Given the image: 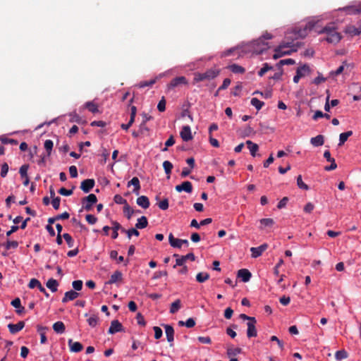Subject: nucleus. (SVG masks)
Masks as SVG:
<instances>
[{"instance_id":"obj_27","label":"nucleus","mask_w":361,"mask_h":361,"mask_svg":"<svg viewBox=\"0 0 361 361\" xmlns=\"http://www.w3.org/2000/svg\"><path fill=\"white\" fill-rule=\"evenodd\" d=\"M46 286L52 293H55L58 290L59 283L56 279L51 278L47 281Z\"/></svg>"},{"instance_id":"obj_31","label":"nucleus","mask_w":361,"mask_h":361,"mask_svg":"<svg viewBox=\"0 0 361 361\" xmlns=\"http://www.w3.org/2000/svg\"><path fill=\"white\" fill-rule=\"evenodd\" d=\"M53 329L57 334H63L65 331L66 327L62 322L59 321L53 324Z\"/></svg>"},{"instance_id":"obj_9","label":"nucleus","mask_w":361,"mask_h":361,"mask_svg":"<svg viewBox=\"0 0 361 361\" xmlns=\"http://www.w3.org/2000/svg\"><path fill=\"white\" fill-rule=\"evenodd\" d=\"M253 322H247V338L256 337L257 336V331L256 329L257 319L256 318L253 319Z\"/></svg>"},{"instance_id":"obj_54","label":"nucleus","mask_w":361,"mask_h":361,"mask_svg":"<svg viewBox=\"0 0 361 361\" xmlns=\"http://www.w3.org/2000/svg\"><path fill=\"white\" fill-rule=\"evenodd\" d=\"M98 317L93 315L87 319V323L91 327H95L98 323Z\"/></svg>"},{"instance_id":"obj_14","label":"nucleus","mask_w":361,"mask_h":361,"mask_svg":"<svg viewBox=\"0 0 361 361\" xmlns=\"http://www.w3.org/2000/svg\"><path fill=\"white\" fill-rule=\"evenodd\" d=\"M180 135L183 141L188 142L192 139L191 129L189 126H184L180 133Z\"/></svg>"},{"instance_id":"obj_60","label":"nucleus","mask_w":361,"mask_h":361,"mask_svg":"<svg viewBox=\"0 0 361 361\" xmlns=\"http://www.w3.org/2000/svg\"><path fill=\"white\" fill-rule=\"evenodd\" d=\"M157 109L159 111L163 112L166 109V100L164 97H162V99L159 102L157 105Z\"/></svg>"},{"instance_id":"obj_56","label":"nucleus","mask_w":361,"mask_h":361,"mask_svg":"<svg viewBox=\"0 0 361 361\" xmlns=\"http://www.w3.org/2000/svg\"><path fill=\"white\" fill-rule=\"evenodd\" d=\"M175 144V140L173 135H171L169 138L165 142V147L162 149V151H167V148L171 147Z\"/></svg>"},{"instance_id":"obj_43","label":"nucleus","mask_w":361,"mask_h":361,"mask_svg":"<svg viewBox=\"0 0 361 361\" xmlns=\"http://www.w3.org/2000/svg\"><path fill=\"white\" fill-rule=\"evenodd\" d=\"M157 78L151 79L149 81H142L139 83L138 87L140 88H143L147 86H152L157 82Z\"/></svg>"},{"instance_id":"obj_26","label":"nucleus","mask_w":361,"mask_h":361,"mask_svg":"<svg viewBox=\"0 0 361 361\" xmlns=\"http://www.w3.org/2000/svg\"><path fill=\"white\" fill-rule=\"evenodd\" d=\"M169 241L170 245L173 247L180 248L182 247L180 239L174 238L171 233L169 235Z\"/></svg>"},{"instance_id":"obj_3","label":"nucleus","mask_w":361,"mask_h":361,"mask_svg":"<svg viewBox=\"0 0 361 361\" xmlns=\"http://www.w3.org/2000/svg\"><path fill=\"white\" fill-rule=\"evenodd\" d=\"M219 73L220 70L216 68L207 69L204 73L197 72L194 73L193 82L195 83L204 80L210 81L216 78Z\"/></svg>"},{"instance_id":"obj_51","label":"nucleus","mask_w":361,"mask_h":361,"mask_svg":"<svg viewBox=\"0 0 361 361\" xmlns=\"http://www.w3.org/2000/svg\"><path fill=\"white\" fill-rule=\"evenodd\" d=\"M295 63V61L292 59H286L281 60L278 63L277 66L280 68L283 65H293Z\"/></svg>"},{"instance_id":"obj_17","label":"nucleus","mask_w":361,"mask_h":361,"mask_svg":"<svg viewBox=\"0 0 361 361\" xmlns=\"http://www.w3.org/2000/svg\"><path fill=\"white\" fill-rule=\"evenodd\" d=\"M165 333L168 342L171 343V346L173 345L174 340V329L172 326L169 324H164Z\"/></svg>"},{"instance_id":"obj_30","label":"nucleus","mask_w":361,"mask_h":361,"mask_svg":"<svg viewBox=\"0 0 361 361\" xmlns=\"http://www.w3.org/2000/svg\"><path fill=\"white\" fill-rule=\"evenodd\" d=\"M227 68L229 69L233 73H241V74H243V73H244L245 72V69L243 66H239V65L235 64V63L229 65L227 67Z\"/></svg>"},{"instance_id":"obj_44","label":"nucleus","mask_w":361,"mask_h":361,"mask_svg":"<svg viewBox=\"0 0 361 361\" xmlns=\"http://www.w3.org/2000/svg\"><path fill=\"white\" fill-rule=\"evenodd\" d=\"M346 32L351 35H359L361 33V30L355 26H349L346 28Z\"/></svg>"},{"instance_id":"obj_41","label":"nucleus","mask_w":361,"mask_h":361,"mask_svg":"<svg viewBox=\"0 0 361 361\" xmlns=\"http://www.w3.org/2000/svg\"><path fill=\"white\" fill-rule=\"evenodd\" d=\"M251 104L254 106L257 110H260L262 106L264 105V103L257 98H252L250 102Z\"/></svg>"},{"instance_id":"obj_1","label":"nucleus","mask_w":361,"mask_h":361,"mask_svg":"<svg viewBox=\"0 0 361 361\" xmlns=\"http://www.w3.org/2000/svg\"><path fill=\"white\" fill-rule=\"evenodd\" d=\"M337 27L335 23H331L326 25L321 30L318 31L319 34H326L325 40L329 43L336 44L341 39V35L337 32Z\"/></svg>"},{"instance_id":"obj_25","label":"nucleus","mask_w":361,"mask_h":361,"mask_svg":"<svg viewBox=\"0 0 361 361\" xmlns=\"http://www.w3.org/2000/svg\"><path fill=\"white\" fill-rule=\"evenodd\" d=\"M137 204L142 207L143 209H147L149 207V200L147 196L142 195L139 197H137Z\"/></svg>"},{"instance_id":"obj_11","label":"nucleus","mask_w":361,"mask_h":361,"mask_svg":"<svg viewBox=\"0 0 361 361\" xmlns=\"http://www.w3.org/2000/svg\"><path fill=\"white\" fill-rule=\"evenodd\" d=\"M310 71L309 66L307 65H303L299 68H298L296 71V75L293 77V82L295 83H298L300 79L305 76V73Z\"/></svg>"},{"instance_id":"obj_37","label":"nucleus","mask_w":361,"mask_h":361,"mask_svg":"<svg viewBox=\"0 0 361 361\" xmlns=\"http://www.w3.org/2000/svg\"><path fill=\"white\" fill-rule=\"evenodd\" d=\"M85 107L92 113H97L99 111L97 105L93 102H87L85 104Z\"/></svg>"},{"instance_id":"obj_7","label":"nucleus","mask_w":361,"mask_h":361,"mask_svg":"<svg viewBox=\"0 0 361 361\" xmlns=\"http://www.w3.org/2000/svg\"><path fill=\"white\" fill-rule=\"evenodd\" d=\"M97 202V198L94 194H90L88 196L82 198V207L86 211H90L94 204Z\"/></svg>"},{"instance_id":"obj_16","label":"nucleus","mask_w":361,"mask_h":361,"mask_svg":"<svg viewBox=\"0 0 361 361\" xmlns=\"http://www.w3.org/2000/svg\"><path fill=\"white\" fill-rule=\"evenodd\" d=\"M176 190L178 192L185 191L188 193H190L192 191V185L190 181H184L180 185L176 186Z\"/></svg>"},{"instance_id":"obj_15","label":"nucleus","mask_w":361,"mask_h":361,"mask_svg":"<svg viewBox=\"0 0 361 361\" xmlns=\"http://www.w3.org/2000/svg\"><path fill=\"white\" fill-rule=\"evenodd\" d=\"M188 84V80L185 77L180 76L173 78L171 82L169 84V89L174 88L180 85H186Z\"/></svg>"},{"instance_id":"obj_50","label":"nucleus","mask_w":361,"mask_h":361,"mask_svg":"<svg viewBox=\"0 0 361 361\" xmlns=\"http://www.w3.org/2000/svg\"><path fill=\"white\" fill-rule=\"evenodd\" d=\"M0 140H1V143L4 144V145H6V144L17 145L18 144L17 140L11 139V138H8L4 136H1Z\"/></svg>"},{"instance_id":"obj_52","label":"nucleus","mask_w":361,"mask_h":361,"mask_svg":"<svg viewBox=\"0 0 361 361\" xmlns=\"http://www.w3.org/2000/svg\"><path fill=\"white\" fill-rule=\"evenodd\" d=\"M121 232L126 233L128 235V237L129 238H131L132 235H135V236H138L139 235V232L135 228H131V229H129L128 231H126L125 229H122Z\"/></svg>"},{"instance_id":"obj_29","label":"nucleus","mask_w":361,"mask_h":361,"mask_svg":"<svg viewBox=\"0 0 361 361\" xmlns=\"http://www.w3.org/2000/svg\"><path fill=\"white\" fill-rule=\"evenodd\" d=\"M123 279V274L120 271H116L114 272L113 274H111L109 281H108V283L112 284L115 283L117 281H121Z\"/></svg>"},{"instance_id":"obj_55","label":"nucleus","mask_w":361,"mask_h":361,"mask_svg":"<svg viewBox=\"0 0 361 361\" xmlns=\"http://www.w3.org/2000/svg\"><path fill=\"white\" fill-rule=\"evenodd\" d=\"M63 237L66 242L67 243L68 247H71L73 246L74 240H73L72 237L68 233H64L63 235Z\"/></svg>"},{"instance_id":"obj_61","label":"nucleus","mask_w":361,"mask_h":361,"mask_svg":"<svg viewBox=\"0 0 361 361\" xmlns=\"http://www.w3.org/2000/svg\"><path fill=\"white\" fill-rule=\"evenodd\" d=\"M153 329L154 331V338L156 339H159L163 334L161 329L159 326H154Z\"/></svg>"},{"instance_id":"obj_19","label":"nucleus","mask_w":361,"mask_h":361,"mask_svg":"<svg viewBox=\"0 0 361 361\" xmlns=\"http://www.w3.org/2000/svg\"><path fill=\"white\" fill-rule=\"evenodd\" d=\"M48 327L43 326L42 325H37V331L40 336V343L41 344H44L47 341V338L46 336V332L48 331Z\"/></svg>"},{"instance_id":"obj_47","label":"nucleus","mask_w":361,"mask_h":361,"mask_svg":"<svg viewBox=\"0 0 361 361\" xmlns=\"http://www.w3.org/2000/svg\"><path fill=\"white\" fill-rule=\"evenodd\" d=\"M163 167L166 174H170L173 169V164L169 161H164L163 162Z\"/></svg>"},{"instance_id":"obj_32","label":"nucleus","mask_w":361,"mask_h":361,"mask_svg":"<svg viewBox=\"0 0 361 361\" xmlns=\"http://www.w3.org/2000/svg\"><path fill=\"white\" fill-rule=\"evenodd\" d=\"M245 143L250 149L251 155L255 157L256 156V152L259 149L258 145L252 142L251 140H247Z\"/></svg>"},{"instance_id":"obj_6","label":"nucleus","mask_w":361,"mask_h":361,"mask_svg":"<svg viewBox=\"0 0 361 361\" xmlns=\"http://www.w3.org/2000/svg\"><path fill=\"white\" fill-rule=\"evenodd\" d=\"M176 258V264L173 266L175 268L176 266H183L187 260L195 261V256L192 252H190L185 255L180 256L178 254H174L173 255Z\"/></svg>"},{"instance_id":"obj_48","label":"nucleus","mask_w":361,"mask_h":361,"mask_svg":"<svg viewBox=\"0 0 361 361\" xmlns=\"http://www.w3.org/2000/svg\"><path fill=\"white\" fill-rule=\"evenodd\" d=\"M273 68L272 66H269L267 63H264L263 67L258 72V75L260 77H262L268 71H270Z\"/></svg>"},{"instance_id":"obj_62","label":"nucleus","mask_w":361,"mask_h":361,"mask_svg":"<svg viewBox=\"0 0 361 361\" xmlns=\"http://www.w3.org/2000/svg\"><path fill=\"white\" fill-rule=\"evenodd\" d=\"M59 193L63 196H70L73 194V189L67 190L65 188H61L59 189Z\"/></svg>"},{"instance_id":"obj_59","label":"nucleus","mask_w":361,"mask_h":361,"mask_svg":"<svg viewBox=\"0 0 361 361\" xmlns=\"http://www.w3.org/2000/svg\"><path fill=\"white\" fill-rule=\"evenodd\" d=\"M82 281L81 280H76L73 281L72 286L75 290H80L82 288Z\"/></svg>"},{"instance_id":"obj_13","label":"nucleus","mask_w":361,"mask_h":361,"mask_svg":"<svg viewBox=\"0 0 361 361\" xmlns=\"http://www.w3.org/2000/svg\"><path fill=\"white\" fill-rule=\"evenodd\" d=\"M95 181L94 179H85L84 180L80 185V189L84 192H89L94 186Z\"/></svg>"},{"instance_id":"obj_21","label":"nucleus","mask_w":361,"mask_h":361,"mask_svg":"<svg viewBox=\"0 0 361 361\" xmlns=\"http://www.w3.org/2000/svg\"><path fill=\"white\" fill-rule=\"evenodd\" d=\"M78 295H79V293L73 290L67 291L65 293L64 296L62 298V302L66 303L69 300H73L76 298H78Z\"/></svg>"},{"instance_id":"obj_28","label":"nucleus","mask_w":361,"mask_h":361,"mask_svg":"<svg viewBox=\"0 0 361 361\" xmlns=\"http://www.w3.org/2000/svg\"><path fill=\"white\" fill-rule=\"evenodd\" d=\"M310 143L314 147H319L324 145V137L322 135H319L316 137H312Z\"/></svg>"},{"instance_id":"obj_57","label":"nucleus","mask_w":361,"mask_h":361,"mask_svg":"<svg viewBox=\"0 0 361 361\" xmlns=\"http://www.w3.org/2000/svg\"><path fill=\"white\" fill-rule=\"evenodd\" d=\"M70 116V121L71 122H75V123H80L81 118L79 115H78L75 112L71 113L69 114Z\"/></svg>"},{"instance_id":"obj_36","label":"nucleus","mask_w":361,"mask_h":361,"mask_svg":"<svg viewBox=\"0 0 361 361\" xmlns=\"http://www.w3.org/2000/svg\"><path fill=\"white\" fill-rule=\"evenodd\" d=\"M242 353V349L240 348H233V346H230L227 348V355L228 357L235 356Z\"/></svg>"},{"instance_id":"obj_58","label":"nucleus","mask_w":361,"mask_h":361,"mask_svg":"<svg viewBox=\"0 0 361 361\" xmlns=\"http://www.w3.org/2000/svg\"><path fill=\"white\" fill-rule=\"evenodd\" d=\"M137 222L135 224V226H147L148 221L145 216L137 217Z\"/></svg>"},{"instance_id":"obj_46","label":"nucleus","mask_w":361,"mask_h":361,"mask_svg":"<svg viewBox=\"0 0 361 361\" xmlns=\"http://www.w3.org/2000/svg\"><path fill=\"white\" fill-rule=\"evenodd\" d=\"M40 286H42V284L39 282V281L37 280V279H32L28 284V287L31 289L35 288H37L38 289H39Z\"/></svg>"},{"instance_id":"obj_22","label":"nucleus","mask_w":361,"mask_h":361,"mask_svg":"<svg viewBox=\"0 0 361 361\" xmlns=\"http://www.w3.org/2000/svg\"><path fill=\"white\" fill-rule=\"evenodd\" d=\"M68 345L70 347V350L74 353H78L83 348L82 345L80 342H73L72 339L68 340Z\"/></svg>"},{"instance_id":"obj_18","label":"nucleus","mask_w":361,"mask_h":361,"mask_svg":"<svg viewBox=\"0 0 361 361\" xmlns=\"http://www.w3.org/2000/svg\"><path fill=\"white\" fill-rule=\"evenodd\" d=\"M25 326V322L23 321H20L17 324H9L8 325V328L9 331L12 334H15L18 331H21Z\"/></svg>"},{"instance_id":"obj_42","label":"nucleus","mask_w":361,"mask_h":361,"mask_svg":"<svg viewBox=\"0 0 361 361\" xmlns=\"http://www.w3.org/2000/svg\"><path fill=\"white\" fill-rule=\"evenodd\" d=\"M297 185L299 188L305 190H308L310 188L309 186L302 181L301 175L297 177Z\"/></svg>"},{"instance_id":"obj_20","label":"nucleus","mask_w":361,"mask_h":361,"mask_svg":"<svg viewBox=\"0 0 361 361\" xmlns=\"http://www.w3.org/2000/svg\"><path fill=\"white\" fill-rule=\"evenodd\" d=\"M252 274L248 269H241L238 271V277L240 278L243 282H247L251 279Z\"/></svg>"},{"instance_id":"obj_63","label":"nucleus","mask_w":361,"mask_h":361,"mask_svg":"<svg viewBox=\"0 0 361 361\" xmlns=\"http://www.w3.org/2000/svg\"><path fill=\"white\" fill-rule=\"evenodd\" d=\"M61 198L59 197H56L52 198L51 204L54 209H59L60 207Z\"/></svg>"},{"instance_id":"obj_49","label":"nucleus","mask_w":361,"mask_h":361,"mask_svg":"<svg viewBox=\"0 0 361 361\" xmlns=\"http://www.w3.org/2000/svg\"><path fill=\"white\" fill-rule=\"evenodd\" d=\"M28 168H29L28 164H23V166H20V170H19V173L22 178H24V177L27 176Z\"/></svg>"},{"instance_id":"obj_2","label":"nucleus","mask_w":361,"mask_h":361,"mask_svg":"<svg viewBox=\"0 0 361 361\" xmlns=\"http://www.w3.org/2000/svg\"><path fill=\"white\" fill-rule=\"evenodd\" d=\"M300 46V44L298 42L296 44H294L293 42L282 43L274 49L275 53L273 55V58L277 59L285 55H290L291 53L296 51Z\"/></svg>"},{"instance_id":"obj_8","label":"nucleus","mask_w":361,"mask_h":361,"mask_svg":"<svg viewBox=\"0 0 361 361\" xmlns=\"http://www.w3.org/2000/svg\"><path fill=\"white\" fill-rule=\"evenodd\" d=\"M268 248L267 243H263L259 247H252L250 248L251 257L252 258H257L260 257L262 253Z\"/></svg>"},{"instance_id":"obj_33","label":"nucleus","mask_w":361,"mask_h":361,"mask_svg":"<svg viewBox=\"0 0 361 361\" xmlns=\"http://www.w3.org/2000/svg\"><path fill=\"white\" fill-rule=\"evenodd\" d=\"M352 135H353V131L352 130H349V131L341 133L340 135H339L338 146L343 145L346 142L348 138L349 137H350Z\"/></svg>"},{"instance_id":"obj_12","label":"nucleus","mask_w":361,"mask_h":361,"mask_svg":"<svg viewBox=\"0 0 361 361\" xmlns=\"http://www.w3.org/2000/svg\"><path fill=\"white\" fill-rule=\"evenodd\" d=\"M314 25L313 23L309 22L305 25L303 28L295 30V34L298 35V37L304 38L307 36V32L313 28Z\"/></svg>"},{"instance_id":"obj_53","label":"nucleus","mask_w":361,"mask_h":361,"mask_svg":"<svg viewBox=\"0 0 361 361\" xmlns=\"http://www.w3.org/2000/svg\"><path fill=\"white\" fill-rule=\"evenodd\" d=\"M157 205L159 209L162 210H166L169 208V200L167 198H164L157 203Z\"/></svg>"},{"instance_id":"obj_24","label":"nucleus","mask_w":361,"mask_h":361,"mask_svg":"<svg viewBox=\"0 0 361 361\" xmlns=\"http://www.w3.org/2000/svg\"><path fill=\"white\" fill-rule=\"evenodd\" d=\"M133 185L134 186V188H133V192L136 195H138L139 194V191L140 190V180L138 179V178L137 177H133L128 183V186H130V185Z\"/></svg>"},{"instance_id":"obj_34","label":"nucleus","mask_w":361,"mask_h":361,"mask_svg":"<svg viewBox=\"0 0 361 361\" xmlns=\"http://www.w3.org/2000/svg\"><path fill=\"white\" fill-rule=\"evenodd\" d=\"M181 307V302L179 299H177L173 302L171 303L170 307V313L175 314L176 313Z\"/></svg>"},{"instance_id":"obj_4","label":"nucleus","mask_w":361,"mask_h":361,"mask_svg":"<svg viewBox=\"0 0 361 361\" xmlns=\"http://www.w3.org/2000/svg\"><path fill=\"white\" fill-rule=\"evenodd\" d=\"M338 11L344 12L345 15H356L361 13V2H355L343 8H339Z\"/></svg>"},{"instance_id":"obj_45","label":"nucleus","mask_w":361,"mask_h":361,"mask_svg":"<svg viewBox=\"0 0 361 361\" xmlns=\"http://www.w3.org/2000/svg\"><path fill=\"white\" fill-rule=\"evenodd\" d=\"M345 65H346V63L344 62L343 63V65L340 66L336 71H331L330 76L335 77V76H337V75L341 74L344 71V68H345Z\"/></svg>"},{"instance_id":"obj_64","label":"nucleus","mask_w":361,"mask_h":361,"mask_svg":"<svg viewBox=\"0 0 361 361\" xmlns=\"http://www.w3.org/2000/svg\"><path fill=\"white\" fill-rule=\"evenodd\" d=\"M86 221L89 224H94L97 223V218L92 214H87L85 216Z\"/></svg>"},{"instance_id":"obj_5","label":"nucleus","mask_w":361,"mask_h":361,"mask_svg":"<svg viewBox=\"0 0 361 361\" xmlns=\"http://www.w3.org/2000/svg\"><path fill=\"white\" fill-rule=\"evenodd\" d=\"M268 48V43L264 42L262 38H259L253 42V52L256 54H262Z\"/></svg>"},{"instance_id":"obj_35","label":"nucleus","mask_w":361,"mask_h":361,"mask_svg":"<svg viewBox=\"0 0 361 361\" xmlns=\"http://www.w3.org/2000/svg\"><path fill=\"white\" fill-rule=\"evenodd\" d=\"M2 246H4L6 249V250H8L11 248L16 249L18 246V243L16 240H10L7 239L6 242L5 243L1 244Z\"/></svg>"},{"instance_id":"obj_39","label":"nucleus","mask_w":361,"mask_h":361,"mask_svg":"<svg viewBox=\"0 0 361 361\" xmlns=\"http://www.w3.org/2000/svg\"><path fill=\"white\" fill-rule=\"evenodd\" d=\"M209 275L207 273L200 272L196 276V280L199 283H203L209 279Z\"/></svg>"},{"instance_id":"obj_23","label":"nucleus","mask_w":361,"mask_h":361,"mask_svg":"<svg viewBox=\"0 0 361 361\" xmlns=\"http://www.w3.org/2000/svg\"><path fill=\"white\" fill-rule=\"evenodd\" d=\"M124 215L128 219H131L134 216H137L140 212L138 210H133L128 204L123 207Z\"/></svg>"},{"instance_id":"obj_38","label":"nucleus","mask_w":361,"mask_h":361,"mask_svg":"<svg viewBox=\"0 0 361 361\" xmlns=\"http://www.w3.org/2000/svg\"><path fill=\"white\" fill-rule=\"evenodd\" d=\"M44 149H46L47 152V156H50L51 155V151H52V149L54 147V142L52 140H45L44 142Z\"/></svg>"},{"instance_id":"obj_10","label":"nucleus","mask_w":361,"mask_h":361,"mask_svg":"<svg viewBox=\"0 0 361 361\" xmlns=\"http://www.w3.org/2000/svg\"><path fill=\"white\" fill-rule=\"evenodd\" d=\"M123 331L124 329L122 324L118 320L115 319L111 321L108 333L109 334H114L116 333L121 332Z\"/></svg>"},{"instance_id":"obj_40","label":"nucleus","mask_w":361,"mask_h":361,"mask_svg":"<svg viewBox=\"0 0 361 361\" xmlns=\"http://www.w3.org/2000/svg\"><path fill=\"white\" fill-rule=\"evenodd\" d=\"M348 357V353L345 350H340L336 352L335 358L337 360H342Z\"/></svg>"}]
</instances>
